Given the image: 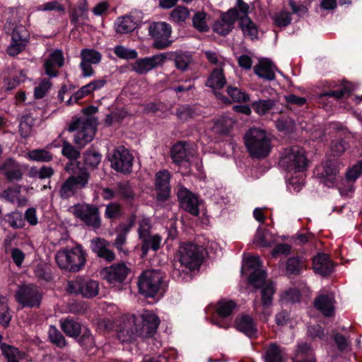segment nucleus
Listing matches in <instances>:
<instances>
[{
	"label": "nucleus",
	"instance_id": "1",
	"mask_svg": "<svg viewBox=\"0 0 362 362\" xmlns=\"http://www.w3.org/2000/svg\"><path fill=\"white\" fill-rule=\"evenodd\" d=\"M244 142L249 155L253 158L267 157L272 148L271 136L259 128H250L245 134Z\"/></svg>",
	"mask_w": 362,
	"mask_h": 362
},
{
	"label": "nucleus",
	"instance_id": "2",
	"mask_svg": "<svg viewBox=\"0 0 362 362\" xmlns=\"http://www.w3.org/2000/svg\"><path fill=\"white\" fill-rule=\"evenodd\" d=\"M97 119L94 117H82L74 118L70 122L68 131L76 132L74 141L80 148L92 141L95 136Z\"/></svg>",
	"mask_w": 362,
	"mask_h": 362
},
{
	"label": "nucleus",
	"instance_id": "3",
	"mask_svg": "<svg viewBox=\"0 0 362 362\" xmlns=\"http://www.w3.org/2000/svg\"><path fill=\"white\" fill-rule=\"evenodd\" d=\"M86 253L81 245L74 247H66L59 250L55 259L57 265L62 269L77 272L85 265Z\"/></svg>",
	"mask_w": 362,
	"mask_h": 362
},
{
	"label": "nucleus",
	"instance_id": "4",
	"mask_svg": "<svg viewBox=\"0 0 362 362\" xmlns=\"http://www.w3.org/2000/svg\"><path fill=\"white\" fill-rule=\"evenodd\" d=\"M80 163H77V167L72 170L70 175L62 183L59 189V196L62 199H68L75 196L79 190L86 188L90 180V173L85 167H80Z\"/></svg>",
	"mask_w": 362,
	"mask_h": 362
},
{
	"label": "nucleus",
	"instance_id": "5",
	"mask_svg": "<svg viewBox=\"0 0 362 362\" xmlns=\"http://www.w3.org/2000/svg\"><path fill=\"white\" fill-rule=\"evenodd\" d=\"M279 164L281 168L288 173H300L307 169L308 160L305 155L304 150L295 146L284 149Z\"/></svg>",
	"mask_w": 362,
	"mask_h": 362
},
{
	"label": "nucleus",
	"instance_id": "6",
	"mask_svg": "<svg viewBox=\"0 0 362 362\" xmlns=\"http://www.w3.org/2000/svg\"><path fill=\"white\" fill-rule=\"evenodd\" d=\"M139 292L146 297H154L165 288L163 276L156 270L144 271L139 277Z\"/></svg>",
	"mask_w": 362,
	"mask_h": 362
},
{
	"label": "nucleus",
	"instance_id": "7",
	"mask_svg": "<svg viewBox=\"0 0 362 362\" xmlns=\"http://www.w3.org/2000/svg\"><path fill=\"white\" fill-rule=\"evenodd\" d=\"M267 273L264 270H256L248 278L249 283L255 288H261V300L264 308H267L272 304L273 296L275 293L274 284L266 281Z\"/></svg>",
	"mask_w": 362,
	"mask_h": 362
},
{
	"label": "nucleus",
	"instance_id": "8",
	"mask_svg": "<svg viewBox=\"0 0 362 362\" xmlns=\"http://www.w3.org/2000/svg\"><path fill=\"white\" fill-rule=\"evenodd\" d=\"M202 252L201 248L192 243H185L180 245L178 261L180 266L189 271L198 269L202 264Z\"/></svg>",
	"mask_w": 362,
	"mask_h": 362
},
{
	"label": "nucleus",
	"instance_id": "9",
	"mask_svg": "<svg viewBox=\"0 0 362 362\" xmlns=\"http://www.w3.org/2000/svg\"><path fill=\"white\" fill-rule=\"evenodd\" d=\"M74 216L84 225L93 229H98L101 226V218L98 206L90 204H78L71 208Z\"/></svg>",
	"mask_w": 362,
	"mask_h": 362
},
{
	"label": "nucleus",
	"instance_id": "10",
	"mask_svg": "<svg viewBox=\"0 0 362 362\" xmlns=\"http://www.w3.org/2000/svg\"><path fill=\"white\" fill-rule=\"evenodd\" d=\"M99 288L98 281L82 278L70 281L67 284V291L69 293L79 295L86 298H93L97 296Z\"/></svg>",
	"mask_w": 362,
	"mask_h": 362
},
{
	"label": "nucleus",
	"instance_id": "11",
	"mask_svg": "<svg viewBox=\"0 0 362 362\" xmlns=\"http://www.w3.org/2000/svg\"><path fill=\"white\" fill-rule=\"evenodd\" d=\"M134 157L125 147L120 146L115 148L110 156L111 167L117 172H132Z\"/></svg>",
	"mask_w": 362,
	"mask_h": 362
},
{
	"label": "nucleus",
	"instance_id": "12",
	"mask_svg": "<svg viewBox=\"0 0 362 362\" xmlns=\"http://www.w3.org/2000/svg\"><path fill=\"white\" fill-rule=\"evenodd\" d=\"M171 26L165 22L151 23L148 27L149 35L154 40L153 47L158 49H165L170 46L171 41Z\"/></svg>",
	"mask_w": 362,
	"mask_h": 362
},
{
	"label": "nucleus",
	"instance_id": "13",
	"mask_svg": "<svg viewBox=\"0 0 362 362\" xmlns=\"http://www.w3.org/2000/svg\"><path fill=\"white\" fill-rule=\"evenodd\" d=\"M343 166V164L339 160H329L322 166L317 167L315 170V174L320 179L321 182L329 187L336 183L339 170Z\"/></svg>",
	"mask_w": 362,
	"mask_h": 362
},
{
	"label": "nucleus",
	"instance_id": "14",
	"mask_svg": "<svg viewBox=\"0 0 362 362\" xmlns=\"http://www.w3.org/2000/svg\"><path fill=\"white\" fill-rule=\"evenodd\" d=\"M135 319V325L139 328L141 337H150L157 330L160 324L158 316L151 311L144 310V312L137 317L132 316Z\"/></svg>",
	"mask_w": 362,
	"mask_h": 362
},
{
	"label": "nucleus",
	"instance_id": "15",
	"mask_svg": "<svg viewBox=\"0 0 362 362\" xmlns=\"http://www.w3.org/2000/svg\"><path fill=\"white\" fill-rule=\"evenodd\" d=\"M16 300L23 307H39L42 296L37 288L33 285L19 287L16 294Z\"/></svg>",
	"mask_w": 362,
	"mask_h": 362
},
{
	"label": "nucleus",
	"instance_id": "16",
	"mask_svg": "<svg viewBox=\"0 0 362 362\" xmlns=\"http://www.w3.org/2000/svg\"><path fill=\"white\" fill-rule=\"evenodd\" d=\"M80 57L81 62L79 66L82 71L83 77H91L94 76L95 71L92 65L98 64L102 59V54L94 49H83L81 51Z\"/></svg>",
	"mask_w": 362,
	"mask_h": 362
},
{
	"label": "nucleus",
	"instance_id": "17",
	"mask_svg": "<svg viewBox=\"0 0 362 362\" xmlns=\"http://www.w3.org/2000/svg\"><path fill=\"white\" fill-rule=\"evenodd\" d=\"M238 18V12L235 8H230L221 14L219 19L215 21L213 30L216 33L225 36L230 33Z\"/></svg>",
	"mask_w": 362,
	"mask_h": 362
},
{
	"label": "nucleus",
	"instance_id": "18",
	"mask_svg": "<svg viewBox=\"0 0 362 362\" xmlns=\"http://www.w3.org/2000/svg\"><path fill=\"white\" fill-rule=\"evenodd\" d=\"M180 206L190 214L197 216L199 214L198 197L187 188L180 186L177 192Z\"/></svg>",
	"mask_w": 362,
	"mask_h": 362
},
{
	"label": "nucleus",
	"instance_id": "19",
	"mask_svg": "<svg viewBox=\"0 0 362 362\" xmlns=\"http://www.w3.org/2000/svg\"><path fill=\"white\" fill-rule=\"evenodd\" d=\"M165 59L164 54L139 59L133 64L132 69L139 74H146L154 68L161 66Z\"/></svg>",
	"mask_w": 362,
	"mask_h": 362
},
{
	"label": "nucleus",
	"instance_id": "20",
	"mask_svg": "<svg viewBox=\"0 0 362 362\" xmlns=\"http://www.w3.org/2000/svg\"><path fill=\"white\" fill-rule=\"evenodd\" d=\"M0 173L10 182L21 180L23 175L21 163L11 158H6L0 165Z\"/></svg>",
	"mask_w": 362,
	"mask_h": 362
},
{
	"label": "nucleus",
	"instance_id": "21",
	"mask_svg": "<svg viewBox=\"0 0 362 362\" xmlns=\"http://www.w3.org/2000/svg\"><path fill=\"white\" fill-rule=\"evenodd\" d=\"M129 272L124 263L114 264L103 270L105 279L110 284L122 283Z\"/></svg>",
	"mask_w": 362,
	"mask_h": 362
},
{
	"label": "nucleus",
	"instance_id": "22",
	"mask_svg": "<svg viewBox=\"0 0 362 362\" xmlns=\"http://www.w3.org/2000/svg\"><path fill=\"white\" fill-rule=\"evenodd\" d=\"M136 337H140L139 328L135 325V319L131 317L124 320L117 332V337L122 342H129Z\"/></svg>",
	"mask_w": 362,
	"mask_h": 362
},
{
	"label": "nucleus",
	"instance_id": "23",
	"mask_svg": "<svg viewBox=\"0 0 362 362\" xmlns=\"http://www.w3.org/2000/svg\"><path fill=\"white\" fill-rule=\"evenodd\" d=\"M226 83V79L224 76L223 69L216 68L211 71L206 82V86L212 88L216 97L219 98L223 103H226L228 102L230 103L228 99L225 96H222L221 94L216 92V90L223 88Z\"/></svg>",
	"mask_w": 362,
	"mask_h": 362
},
{
	"label": "nucleus",
	"instance_id": "24",
	"mask_svg": "<svg viewBox=\"0 0 362 362\" xmlns=\"http://www.w3.org/2000/svg\"><path fill=\"white\" fill-rule=\"evenodd\" d=\"M170 173L166 170L158 171L156 174V197L159 201H165L170 196Z\"/></svg>",
	"mask_w": 362,
	"mask_h": 362
},
{
	"label": "nucleus",
	"instance_id": "25",
	"mask_svg": "<svg viewBox=\"0 0 362 362\" xmlns=\"http://www.w3.org/2000/svg\"><path fill=\"white\" fill-rule=\"evenodd\" d=\"M110 243L103 238H95L90 240V248L96 255L107 262L115 259V254L110 248Z\"/></svg>",
	"mask_w": 362,
	"mask_h": 362
},
{
	"label": "nucleus",
	"instance_id": "26",
	"mask_svg": "<svg viewBox=\"0 0 362 362\" xmlns=\"http://www.w3.org/2000/svg\"><path fill=\"white\" fill-rule=\"evenodd\" d=\"M313 268L315 273L326 276L333 271L334 264L327 254L319 253L313 257Z\"/></svg>",
	"mask_w": 362,
	"mask_h": 362
},
{
	"label": "nucleus",
	"instance_id": "27",
	"mask_svg": "<svg viewBox=\"0 0 362 362\" xmlns=\"http://www.w3.org/2000/svg\"><path fill=\"white\" fill-rule=\"evenodd\" d=\"M235 328L249 337H255L257 333L256 324L252 317L243 315L236 317L235 320Z\"/></svg>",
	"mask_w": 362,
	"mask_h": 362
},
{
	"label": "nucleus",
	"instance_id": "28",
	"mask_svg": "<svg viewBox=\"0 0 362 362\" xmlns=\"http://www.w3.org/2000/svg\"><path fill=\"white\" fill-rule=\"evenodd\" d=\"M254 72L259 78L267 81L275 79L276 67L268 59H262L256 64L254 68Z\"/></svg>",
	"mask_w": 362,
	"mask_h": 362
},
{
	"label": "nucleus",
	"instance_id": "29",
	"mask_svg": "<svg viewBox=\"0 0 362 362\" xmlns=\"http://www.w3.org/2000/svg\"><path fill=\"white\" fill-rule=\"evenodd\" d=\"M315 306L325 316H331L334 310V297L332 293L319 296L314 302Z\"/></svg>",
	"mask_w": 362,
	"mask_h": 362
},
{
	"label": "nucleus",
	"instance_id": "30",
	"mask_svg": "<svg viewBox=\"0 0 362 362\" xmlns=\"http://www.w3.org/2000/svg\"><path fill=\"white\" fill-rule=\"evenodd\" d=\"M293 362H315L313 349L306 343H299L293 357Z\"/></svg>",
	"mask_w": 362,
	"mask_h": 362
},
{
	"label": "nucleus",
	"instance_id": "31",
	"mask_svg": "<svg viewBox=\"0 0 362 362\" xmlns=\"http://www.w3.org/2000/svg\"><path fill=\"white\" fill-rule=\"evenodd\" d=\"M187 143L185 141H180L175 144L171 150V158L173 161L177 164H181L183 162L188 161L189 154L187 149Z\"/></svg>",
	"mask_w": 362,
	"mask_h": 362
},
{
	"label": "nucleus",
	"instance_id": "32",
	"mask_svg": "<svg viewBox=\"0 0 362 362\" xmlns=\"http://www.w3.org/2000/svg\"><path fill=\"white\" fill-rule=\"evenodd\" d=\"M239 25L245 37L251 40L257 38V26L248 16L240 17Z\"/></svg>",
	"mask_w": 362,
	"mask_h": 362
},
{
	"label": "nucleus",
	"instance_id": "33",
	"mask_svg": "<svg viewBox=\"0 0 362 362\" xmlns=\"http://www.w3.org/2000/svg\"><path fill=\"white\" fill-rule=\"evenodd\" d=\"M286 358L284 349L272 343L266 349L264 354L265 362H283Z\"/></svg>",
	"mask_w": 362,
	"mask_h": 362
},
{
	"label": "nucleus",
	"instance_id": "34",
	"mask_svg": "<svg viewBox=\"0 0 362 362\" xmlns=\"http://www.w3.org/2000/svg\"><path fill=\"white\" fill-rule=\"evenodd\" d=\"M174 62L178 70L186 71L194 64V59L189 52H178L174 54Z\"/></svg>",
	"mask_w": 362,
	"mask_h": 362
},
{
	"label": "nucleus",
	"instance_id": "35",
	"mask_svg": "<svg viewBox=\"0 0 362 362\" xmlns=\"http://www.w3.org/2000/svg\"><path fill=\"white\" fill-rule=\"evenodd\" d=\"M60 326L63 332L70 337H78L81 332V325L70 317L61 320Z\"/></svg>",
	"mask_w": 362,
	"mask_h": 362
},
{
	"label": "nucleus",
	"instance_id": "36",
	"mask_svg": "<svg viewBox=\"0 0 362 362\" xmlns=\"http://www.w3.org/2000/svg\"><path fill=\"white\" fill-rule=\"evenodd\" d=\"M137 26L138 23L132 16L119 18L115 23L116 32L121 34L132 32Z\"/></svg>",
	"mask_w": 362,
	"mask_h": 362
},
{
	"label": "nucleus",
	"instance_id": "37",
	"mask_svg": "<svg viewBox=\"0 0 362 362\" xmlns=\"http://www.w3.org/2000/svg\"><path fill=\"white\" fill-rule=\"evenodd\" d=\"M305 267V261L303 258L290 257L286 262V272L288 275H298Z\"/></svg>",
	"mask_w": 362,
	"mask_h": 362
},
{
	"label": "nucleus",
	"instance_id": "38",
	"mask_svg": "<svg viewBox=\"0 0 362 362\" xmlns=\"http://www.w3.org/2000/svg\"><path fill=\"white\" fill-rule=\"evenodd\" d=\"M12 314L6 297L0 295V325L6 328L10 325Z\"/></svg>",
	"mask_w": 362,
	"mask_h": 362
},
{
	"label": "nucleus",
	"instance_id": "39",
	"mask_svg": "<svg viewBox=\"0 0 362 362\" xmlns=\"http://www.w3.org/2000/svg\"><path fill=\"white\" fill-rule=\"evenodd\" d=\"M234 121L229 117H221L218 119L212 127L213 131L221 135L228 134L232 129Z\"/></svg>",
	"mask_w": 362,
	"mask_h": 362
},
{
	"label": "nucleus",
	"instance_id": "40",
	"mask_svg": "<svg viewBox=\"0 0 362 362\" xmlns=\"http://www.w3.org/2000/svg\"><path fill=\"white\" fill-rule=\"evenodd\" d=\"M27 158L33 161L47 163L52 160L53 155L46 149L39 148L30 151L27 154Z\"/></svg>",
	"mask_w": 362,
	"mask_h": 362
},
{
	"label": "nucleus",
	"instance_id": "41",
	"mask_svg": "<svg viewBox=\"0 0 362 362\" xmlns=\"http://www.w3.org/2000/svg\"><path fill=\"white\" fill-rule=\"evenodd\" d=\"M142 240L141 250L144 255H146L150 249L154 251L160 248L161 243V237L159 235H150L144 238Z\"/></svg>",
	"mask_w": 362,
	"mask_h": 362
},
{
	"label": "nucleus",
	"instance_id": "42",
	"mask_svg": "<svg viewBox=\"0 0 362 362\" xmlns=\"http://www.w3.org/2000/svg\"><path fill=\"white\" fill-rule=\"evenodd\" d=\"M83 161L86 166L95 168L101 161L102 156L93 149H88L83 153Z\"/></svg>",
	"mask_w": 362,
	"mask_h": 362
},
{
	"label": "nucleus",
	"instance_id": "43",
	"mask_svg": "<svg viewBox=\"0 0 362 362\" xmlns=\"http://www.w3.org/2000/svg\"><path fill=\"white\" fill-rule=\"evenodd\" d=\"M48 337L50 341L57 347L62 349L66 346V341L64 337L55 326H49Z\"/></svg>",
	"mask_w": 362,
	"mask_h": 362
},
{
	"label": "nucleus",
	"instance_id": "44",
	"mask_svg": "<svg viewBox=\"0 0 362 362\" xmlns=\"http://www.w3.org/2000/svg\"><path fill=\"white\" fill-rule=\"evenodd\" d=\"M135 216H132L129 219V226L125 230V233H119L115 241H114V246L119 250V252H124L125 255L127 254V250H124L123 246L126 243L127 241V235L126 233H127L129 229L134 225L135 223Z\"/></svg>",
	"mask_w": 362,
	"mask_h": 362
},
{
	"label": "nucleus",
	"instance_id": "45",
	"mask_svg": "<svg viewBox=\"0 0 362 362\" xmlns=\"http://www.w3.org/2000/svg\"><path fill=\"white\" fill-rule=\"evenodd\" d=\"M189 17V11L187 8L182 6H177L170 13V21L181 24L184 23Z\"/></svg>",
	"mask_w": 362,
	"mask_h": 362
},
{
	"label": "nucleus",
	"instance_id": "46",
	"mask_svg": "<svg viewBox=\"0 0 362 362\" xmlns=\"http://www.w3.org/2000/svg\"><path fill=\"white\" fill-rule=\"evenodd\" d=\"M4 219L9 226L14 229L22 228L25 226V221L22 214L18 211L6 214Z\"/></svg>",
	"mask_w": 362,
	"mask_h": 362
},
{
	"label": "nucleus",
	"instance_id": "47",
	"mask_svg": "<svg viewBox=\"0 0 362 362\" xmlns=\"http://www.w3.org/2000/svg\"><path fill=\"white\" fill-rule=\"evenodd\" d=\"M272 234L266 229L259 227L257 230L254 241L261 247H269L272 243Z\"/></svg>",
	"mask_w": 362,
	"mask_h": 362
},
{
	"label": "nucleus",
	"instance_id": "48",
	"mask_svg": "<svg viewBox=\"0 0 362 362\" xmlns=\"http://www.w3.org/2000/svg\"><path fill=\"white\" fill-rule=\"evenodd\" d=\"M275 105L274 100L272 99L259 100L252 104L253 110L259 115H264L269 112Z\"/></svg>",
	"mask_w": 362,
	"mask_h": 362
},
{
	"label": "nucleus",
	"instance_id": "49",
	"mask_svg": "<svg viewBox=\"0 0 362 362\" xmlns=\"http://www.w3.org/2000/svg\"><path fill=\"white\" fill-rule=\"evenodd\" d=\"M356 88V86L355 84L346 82L341 90L329 91L324 93L323 95L340 99L345 95H349Z\"/></svg>",
	"mask_w": 362,
	"mask_h": 362
},
{
	"label": "nucleus",
	"instance_id": "50",
	"mask_svg": "<svg viewBox=\"0 0 362 362\" xmlns=\"http://www.w3.org/2000/svg\"><path fill=\"white\" fill-rule=\"evenodd\" d=\"M235 306L233 300H221L216 305V311L218 315L225 317L231 314Z\"/></svg>",
	"mask_w": 362,
	"mask_h": 362
},
{
	"label": "nucleus",
	"instance_id": "51",
	"mask_svg": "<svg viewBox=\"0 0 362 362\" xmlns=\"http://www.w3.org/2000/svg\"><path fill=\"white\" fill-rule=\"evenodd\" d=\"M1 349L8 362H18L20 352L18 349L5 343L1 344Z\"/></svg>",
	"mask_w": 362,
	"mask_h": 362
},
{
	"label": "nucleus",
	"instance_id": "52",
	"mask_svg": "<svg viewBox=\"0 0 362 362\" xmlns=\"http://www.w3.org/2000/svg\"><path fill=\"white\" fill-rule=\"evenodd\" d=\"M116 193L119 195L121 198L127 200H132L135 197L132 187L127 182L118 183L117 185Z\"/></svg>",
	"mask_w": 362,
	"mask_h": 362
},
{
	"label": "nucleus",
	"instance_id": "53",
	"mask_svg": "<svg viewBox=\"0 0 362 362\" xmlns=\"http://www.w3.org/2000/svg\"><path fill=\"white\" fill-rule=\"evenodd\" d=\"M227 93L234 102L243 103L250 100L249 95L237 87L228 86Z\"/></svg>",
	"mask_w": 362,
	"mask_h": 362
},
{
	"label": "nucleus",
	"instance_id": "54",
	"mask_svg": "<svg viewBox=\"0 0 362 362\" xmlns=\"http://www.w3.org/2000/svg\"><path fill=\"white\" fill-rule=\"evenodd\" d=\"M30 38V34L25 26L20 25H17L13 30L11 40L13 41H18L22 43L28 44Z\"/></svg>",
	"mask_w": 362,
	"mask_h": 362
},
{
	"label": "nucleus",
	"instance_id": "55",
	"mask_svg": "<svg viewBox=\"0 0 362 362\" xmlns=\"http://www.w3.org/2000/svg\"><path fill=\"white\" fill-rule=\"evenodd\" d=\"M34 119L33 117L25 115L22 117L21 121L19 124V131L21 136L24 138L28 137L32 132Z\"/></svg>",
	"mask_w": 362,
	"mask_h": 362
},
{
	"label": "nucleus",
	"instance_id": "56",
	"mask_svg": "<svg viewBox=\"0 0 362 362\" xmlns=\"http://www.w3.org/2000/svg\"><path fill=\"white\" fill-rule=\"evenodd\" d=\"M115 54L120 59H134L137 57V52L133 49H129L122 45H117L113 50Z\"/></svg>",
	"mask_w": 362,
	"mask_h": 362
},
{
	"label": "nucleus",
	"instance_id": "57",
	"mask_svg": "<svg viewBox=\"0 0 362 362\" xmlns=\"http://www.w3.org/2000/svg\"><path fill=\"white\" fill-rule=\"evenodd\" d=\"M62 153L70 160H77L81 156L80 151L67 141H64L62 143Z\"/></svg>",
	"mask_w": 362,
	"mask_h": 362
},
{
	"label": "nucleus",
	"instance_id": "58",
	"mask_svg": "<svg viewBox=\"0 0 362 362\" xmlns=\"http://www.w3.org/2000/svg\"><path fill=\"white\" fill-rule=\"evenodd\" d=\"M206 14L204 12H198L192 18L193 26L200 32L209 30V26L206 22Z\"/></svg>",
	"mask_w": 362,
	"mask_h": 362
},
{
	"label": "nucleus",
	"instance_id": "59",
	"mask_svg": "<svg viewBox=\"0 0 362 362\" xmlns=\"http://www.w3.org/2000/svg\"><path fill=\"white\" fill-rule=\"evenodd\" d=\"M208 62L214 65L222 68L225 65V58L214 50H205L203 52Z\"/></svg>",
	"mask_w": 362,
	"mask_h": 362
},
{
	"label": "nucleus",
	"instance_id": "60",
	"mask_svg": "<svg viewBox=\"0 0 362 362\" xmlns=\"http://www.w3.org/2000/svg\"><path fill=\"white\" fill-rule=\"evenodd\" d=\"M52 86V82L49 79L43 78L39 85L35 88L34 96L37 99H41L45 96Z\"/></svg>",
	"mask_w": 362,
	"mask_h": 362
},
{
	"label": "nucleus",
	"instance_id": "61",
	"mask_svg": "<svg viewBox=\"0 0 362 362\" xmlns=\"http://www.w3.org/2000/svg\"><path fill=\"white\" fill-rule=\"evenodd\" d=\"M274 23L278 27H286L291 22V13L287 11H281L274 16Z\"/></svg>",
	"mask_w": 362,
	"mask_h": 362
},
{
	"label": "nucleus",
	"instance_id": "62",
	"mask_svg": "<svg viewBox=\"0 0 362 362\" xmlns=\"http://www.w3.org/2000/svg\"><path fill=\"white\" fill-rule=\"evenodd\" d=\"M362 174V160L358 161L346 173V179L349 182H354Z\"/></svg>",
	"mask_w": 362,
	"mask_h": 362
},
{
	"label": "nucleus",
	"instance_id": "63",
	"mask_svg": "<svg viewBox=\"0 0 362 362\" xmlns=\"http://www.w3.org/2000/svg\"><path fill=\"white\" fill-rule=\"evenodd\" d=\"M151 228L149 218H143L139 223L138 233L141 240L149 236Z\"/></svg>",
	"mask_w": 362,
	"mask_h": 362
},
{
	"label": "nucleus",
	"instance_id": "64",
	"mask_svg": "<svg viewBox=\"0 0 362 362\" xmlns=\"http://www.w3.org/2000/svg\"><path fill=\"white\" fill-rule=\"evenodd\" d=\"M78 342L81 346L86 349L92 348L94 346V339L88 329L86 328L83 331L82 335L78 339Z\"/></svg>",
	"mask_w": 362,
	"mask_h": 362
}]
</instances>
